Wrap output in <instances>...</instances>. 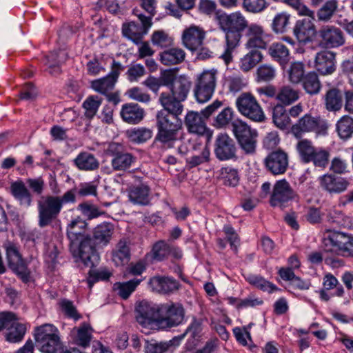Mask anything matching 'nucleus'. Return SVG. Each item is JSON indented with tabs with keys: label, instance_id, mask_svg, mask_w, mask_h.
I'll return each mask as SVG.
<instances>
[{
	"label": "nucleus",
	"instance_id": "nucleus-5",
	"mask_svg": "<svg viewBox=\"0 0 353 353\" xmlns=\"http://www.w3.org/2000/svg\"><path fill=\"white\" fill-rule=\"evenodd\" d=\"M34 339L43 353H57L62 349L59 330L52 324H44L34 330Z\"/></svg>",
	"mask_w": 353,
	"mask_h": 353
},
{
	"label": "nucleus",
	"instance_id": "nucleus-64",
	"mask_svg": "<svg viewBox=\"0 0 353 353\" xmlns=\"http://www.w3.org/2000/svg\"><path fill=\"white\" fill-rule=\"evenodd\" d=\"M242 6L247 12L256 14L266 8L267 2L266 0H243Z\"/></svg>",
	"mask_w": 353,
	"mask_h": 353
},
{
	"label": "nucleus",
	"instance_id": "nucleus-56",
	"mask_svg": "<svg viewBox=\"0 0 353 353\" xmlns=\"http://www.w3.org/2000/svg\"><path fill=\"white\" fill-rule=\"evenodd\" d=\"M245 279L250 284L265 292H271L276 289L274 285L266 281L261 276L249 274L246 276Z\"/></svg>",
	"mask_w": 353,
	"mask_h": 353
},
{
	"label": "nucleus",
	"instance_id": "nucleus-54",
	"mask_svg": "<svg viewBox=\"0 0 353 353\" xmlns=\"http://www.w3.org/2000/svg\"><path fill=\"white\" fill-rule=\"evenodd\" d=\"M324 243H353V237L345 233L327 230L323 233Z\"/></svg>",
	"mask_w": 353,
	"mask_h": 353
},
{
	"label": "nucleus",
	"instance_id": "nucleus-36",
	"mask_svg": "<svg viewBox=\"0 0 353 353\" xmlns=\"http://www.w3.org/2000/svg\"><path fill=\"white\" fill-rule=\"evenodd\" d=\"M299 98V92L290 85L281 86L277 90L276 101L278 105H290Z\"/></svg>",
	"mask_w": 353,
	"mask_h": 353
},
{
	"label": "nucleus",
	"instance_id": "nucleus-22",
	"mask_svg": "<svg viewBox=\"0 0 353 353\" xmlns=\"http://www.w3.org/2000/svg\"><path fill=\"white\" fill-rule=\"evenodd\" d=\"M319 181L321 188L330 194H341L346 191L350 184L347 178L333 174H325Z\"/></svg>",
	"mask_w": 353,
	"mask_h": 353
},
{
	"label": "nucleus",
	"instance_id": "nucleus-28",
	"mask_svg": "<svg viewBox=\"0 0 353 353\" xmlns=\"http://www.w3.org/2000/svg\"><path fill=\"white\" fill-rule=\"evenodd\" d=\"M335 54L328 50L318 52L315 57L314 67L323 75L330 74L335 70Z\"/></svg>",
	"mask_w": 353,
	"mask_h": 353
},
{
	"label": "nucleus",
	"instance_id": "nucleus-25",
	"mask_svg": "<svg viewBox=\"0 0 353 353\" xmlns=\"http://www.w3.org/2000/svg\"><path fill=\"white\" fill-rule=\"evenodd\" d=\"M222 31L225 33V44L224 52L221 54L220 58L228 65L232 61L234 51L240 46L242 34L241 32L236 30Z\"/></svg>",
	"mask_w": 353,
	"mask_h": 353
},
{
	"label": "nucleus",
	"instance_id": "nucleus-23",
	"mask_svg": "<svg viewBox=\"0 0 353 353\" xmlns=\"http://www.w3.org/2000/svg\"><path fill=\"white\" fill-rule=\"evenodd\" d=\"M6 250L8 264L10 268H12L23 281H28L30 277V272L15 245L8 244L6 247Z\"/></svg>",
	"mask_w": 353,
	"mask_h": 353
},
{
	"label": "nucleus",
	"instance_id": "nucleus-60",
	"mask_svg": "<svg viewBox=\"0 0 353 353\" xmlns=\"http://www.w3.org/2000/svg\"><path fill=\"white\" fill-rule=\"evenodd\" d=\"M78 209L81 212V214L88 220L97 218L104 214V212L101 210L98 206L88 203H80L78 205Z\"/></svg>",
	"mask_w": 353,
	"mask_h": 353
},
{
	"label": "nucleus",
	"instance_id": "nucleus-7",
	"mask_svg": "<svg viewBox=\"0 0 353 353\" xmlns=\"http://www.w3.org/2000/svg\"><path fill=\"white\" fill-rule=\"evenodd\" d=\"M235 105L239 113L252 121L261 123L265 120L262 107L250 92H243L236 99Z\"/></svg>",
	"mask_w": 353,
	"mask_h": 353
},
{
	"label": "nucleus",
	"instance_id": "nucleus-53",
	"mask_svg": "<svg viewBox=\"0 0 353 353\" xmlns=\"http://www.w3.org/2000/svg\"><path fill=\"white\" fill-rule=\"evenodd\" d=\"M140 282V279H132L125 283H116L114 285V290L117 292L121 297L126 299L134 291Z\"/></svg>",
	"mask_w": 353,
	"mask_h": 353
},
{
	"label": "nucleus",
	"instance_id": "nucleus-30",
	"mask_svg": "<svg viewBox=\"0 0 353 353\" xmlns=\"http://www.w3.org/2000/svg\"><path fill=\"white\" fill-rule=\"evenodd\" d=\"M120 114L125 122L137 124L143 120L145 111L137 103H129L122 105Z\"/></svg>",
	"mask_w": 353,
	"mask_h": 353
},
{
	"label": "nucleus",
	"instance_id": "nucleus-12",
	"mask_svg": "<svg viewBox=\"0 0 353 353\" xmlns=\"http://www.w3.org/2000/svg\"><path fill=\"white\" fill-rule=\"evenodd\" d=\"M298 197V194L285 179L275 182L270 196V203L273 207H283L289 201Z\"/></svg>",
	"mask_w": 353,
	"mask_h": 353
},
{
	"label": "nucleus",
	"instance_id": "nucleus-47",
	"mask_svg": "<svg viewBox=\"0 0 353 353\" xmlns=\"http://www.w3.org/2000/svg\"><path fill=\"white\" fill-rule=\"evenodd\" d=\"M325 105L328 111L336 112L342 107V97L336 89L329 90L325 95Z\"/></svg>",
	"mask_w": 353,
	"mask_h": 353
},
{
	"label": "nucleus",
	"instance_id": "nucleus-52",
	"mask_svg": "<svg viewBox=\"0 0 353 353\" xmlns=\"http://www.w3.org/2000/svg\"><path fill=\"white\" fill-rule=\"evenodd\" d=\"M338 8L337 0H328L317 12V17L319 21H328L334 15Z\"/></svg>",
	"mask_w": 353,
	"mask_h": 353
},
{
	"label": "nucleus",
	"instance_id": "nucleus-11",
	"mask_svg": "<svg viewBox=\"0 0 353 353\" xmlns=\"http://www.w3.org/2000/svg\"><path fill=\"white\" fill-rule=\"evenodd\" d=\"M328 126L326 121L319 117H312L306 114L293 125L292 133L296 137H300L302 132H314L319 135L327 133Z\"/></svg>",
	"mask_w": 353,
	"mask_h": 353
},
{
	"label": "nucleus",
	"instance_id": "nucleus-21",
	"mask_svg": "<svg viewBox=\"0 0 353 353\" xmlns=\"http://www.w3.org/2000/svg\"><path fill=\"white\" fill-rule=\"evenodd\" d=\"M313 18L308 17L296 21L293 28V34L297 41L303 44L312 42L316 34V26Z\"/></svg>",
	"mask_w": 353,
	"mask_h": 353
},
{
	"label": "nucleus",
	"instance_id": "nucleus-14",
	"mask_svg": "<svg viewBox=\"0 0 353 353\" xmlns=\"http://www.w3.org/2000/svg\"><path fill=\"white\" fill-rule=\"evenodd\" d=\"M247 49H265L268 45V34L265 32L262 26L252 23L247 27L245 32Z\"/></svg>",
	"mask_w": 353,
	"mask_h": 353
},
{
	"label": "nucleus",
	"instance_id": "nucleus-8",
	"mask_svg": "<svg viewBox=\"0 0 353 353\" xmlns=\"http://www.w3.org/2000/svg\"><path fill=\"white\" fill-rule=\"evenodd\" d=\"M185 320V310L179 303L161 304L158 328L166 330L180 325Z\"/></svg>",
	"mask_w": 353,
	"mask_h": 353
},
{
	"label": "nucleus",
	"instance_id": "nucleus-16",
	"mask_svg": "<svg viewBox=\"0 0 353 353\" xmlns=\"http://www.w3.org/2000/svg\"><path fill=\"white\" fill-rule=\"evenodd\" d=\"M264 165L267 170L273 175L284 174L289 165L288 154L281 150L273 151L264 159Z\"/></svg>",
	"mask_w": 353,
	"mask_h": 353
},
{
	"label": "nucleus",
	"instance_id": "nucleus-10",
	"mask_svg": "<svg viewBox=\"0 0 353 353\" xmlns=\"http://www.w3.org/2000/svg\"><path fill=\"white\" fill-rule=\"evenodd\" d=\"M133 14L139 19L141 26L134 21L125 23L122 27V33L125 37L138 44L141 43L143 37L148 33L152 22L150 21V17H146L138 9H134Z\"/></svg>",
	"mask_w": 353,
	"mask_h": 353
},
{
	"label": "nucleus",
	"instance_id": "nucleus-26",
	"mask_svg": "<svg viewBox=\"0 0 353 353\" xmlns=\"http://www.w3.org/2000/svg\"><path fill=\"white\" fill-rule=\"evenodd\" d=\"M10 192L21 206L29 208L32 203V195L21 180L12 181L10 186Z\"/></svg>",
	"mask_w": 353,
	"mask_h": 353
},
{
	"label": "nucleus",
	"instance_id": "nucleus-55",
	"mask_svg": "<svg viewBox=\"0 0 353 353\" xmlns=\"http://www.w3.org/2000/svg\"><path fill=\"white\" fill-rule=\"evenodd\" d=\"M193 149L194 150L196 149L200 150L201 153L194 154L187 159L188 163L191 166H196L209 161L210 153L208 148L206 145L198 144L197 145L194 146Z\"/></svg>",
	"mask_w": 353,
	"mask_h": 353
},
{
	"label": "nucleus",
	"instance_id": "nucleus-6",
	"mask_svg": "<svg viewBox=\"0 0 353 353\" xmlns=\"http://www.w3.org/2000/svg\"><path fill=\"white\" fill-rule=\"evenodd\" d=\"M218 71L205 70L195 79L194 95L199 103H205L212 97L216 85Z\"/></svg>",
	"mask_w": 353,
	"mask_h": 353
},
{
	"label": "nucleus",
	"instance_id": "nucleus-15",
	"mask_svg": "<svg viewBox=\"0 0 353 353\" xmlns=\"http://www.w3.org/2000/svg\"><path fill=\"white\" fill-rule=\"evenodd\" d=\"M206 32L200 26L192 25L183 30L181 35L183 46L194 52L199 50L203 44Z\"/></svg>",
	"mask_w": 353,
	"mask_h": 353
},
{
	"label": "nucleus",
	"instance_id": "nucleus-19",
	"mask_svg": "<svg viewBox=\"0 0 353 353\" xmlns=\"http://www.w3.org/2000/svg\"><path fill=\"white\" fill-rule=\"evenodd\" d=\"M320 43L327 48H337L345 43L341 30L334 26H323L319 31Z\"/></svg>",
	"mask_w": 353,
	"mask_h": 353
},
{
	"label": "nucleus",
	"instance_id": "nucleus-59",
	"mask_svg": "<svg viewBox=\"0 0 353 353\" xmlns=\"http://www.w3.org/2000/svg\"><path fill=\"white\" fill-rule=\"evenodd\" d=\"M227 87L230 92L237 93L248 85L247 81L240 75L229 76L226 79Z\"/></svg>",
	"mask_w": 353,
	"mask_h": 353
},
{
	"label": "nucleus",
	"instance_id": "nucleus-24",
	"mask_svg": "<svg viewBox=\"0 0 353 353\" xmlns=\"http://www.w3.org/2000/svg\"><path fill=\"white\" fill-rule=\"evenodd\" d=\"M88 223L81 217L77 216L67 227V234L70 243H88L91 237L86 232Z\"/></svg>",
	"mask_w": 353,
	"mask_h": 353
},
{
	"label": "nucleus",
	"instance_id": "nucleus-46",
	"mask_svg": "<svg viewBox=\"0 0 353 353\" xmlns=\"http://www.w3.org/2000/svg\"><path fill=\"white\" fill-rule=\"evenodd\" d=\"M302 84L305 91L311 95L318 94L321 88L319 77L315 72H309L305 74L302 80Z\"/></svg>",
	"mask_w": 353,
	"mask_h": 353
},
{
	"label": "nucleus",
	"instance_id": "nucleus-45",
	"mask_svg": "<svg viewBox=\"0 0 353 353\" xmlns=\"http://www.w3.org/2000/svg\"><path fill=\"white\" fill-rule=\"evenodd\" d=\"M268 53L281 64H285L289 61V50L281 43H272L268 48Z\"/></svg>",
	"mask_w": 353,
	"mask_h": 353
},
{
	"label": "nucleus",
	"instance_id": "nucleus-62",
	"mask_svg": "<svg viewBox=\"0 0 353 353\" xmlns=\"http://www.w3.org/2000/svg\"><path fill=\"white\" fill-rule=\"evenodd\" d=\"M59 253V248L56 244H46L45 250V261L48 268L52 270L54 269L57 263V257Z\"/></svg>",
	"mask_w": 353,
	"mask_h": 353
},
{
	"label": "nucleus",
	"instance_id": "nucleus-40",
	"mask_svg": "<svg viewBox=\"0 0 353 353\" xmlns=\"http://www.w3.org/2000/svg\"><path fill=\"white\" fill-rule=\"evenodd\" d=\"M272 119L275 125L283 130L292 123L288 112L281 105H276L273 108Z\"/></svg>",
	"mask_w": 353,
	"mask_h": 353
},
{
	"label": "nucleus",
	"instance_id": "nucleus-3",
	"mask_svg": "<svg viewBox=\"0 0 353 353\" xmlns=\"http://www.w3.org/2000/svg\"><path fill=\"white\" fill-rule=\"evenodd\" d=\"M75 192L70 190L62 196L47 195L38 201V221L41 228L50 225L60 214L64 203H74Z\"/></svg>",
	"mask_w": 353,
	"mask_h": 353
},
{
	"label": "nucleus",
	"instance_id": "nucleus-57",
	"mask_svg": "<svg viewBox=\"0 0 353 353\" xmlns=\"http://www.w3.org/2000/svg\"><path fill=\"white\" fill-rule=\"evenodd\" d=\"M101 99L97 96H90L83 103L85 109V115L89 119L93 118L101 104Z\"/></svg>",
	"mask_w": 353,
	"mask_h": 353
},
{
	"label": "nucleus",
	"instance_id": "nucleus-4",
	"mask_svg": "<svg viewBox=\"0 0 353 353\" xmlns=\"http://www.w3.org/2000/svg\"><path fill=\"white\" fill-rule=\"evenodd\" d=\"M191 88V82L185 76H179L173 85L170 87V92H162L159 98L160 104L163 108H168L176 111H183L184 101Z\"/></svg>",
	"mask_w": 353,
	"mask_h": 353
},
{
	"label": "nucleus",
	"instance_id": "nucleus-33",
	"mask_svg": "<svg viewBox=\"0 0 353 353\" xmlns=\"http://www.w3.org/2000/svg\"><path fill=\"white\" fill-rule=\"evenodd\" d=\"M136 157L127 152H117L112 154L111 165L117 172H126L135 163Z\"/></svg>",
	"mask_w": 353,
	"mask_h": 353
},
{
	"label": "nucleus",
	"instance_id": "nucleus-44",
	"mask_svg": "<svg viewBox=\"0 0 353 353\" xmlns=\"http://www.w3.org/2000/svg\"><path fill=\"white\" fill-rule=\"evenodd\" d=\"M290 14L286 12L277 13L272 19L271 28L276 34L287 32L290 25Z\"/></svg>",
	"mask_w": 353,
	"mask_h": 353
},
{
	"label": "nucleus",
	"instance_id": "nucleus-27",
	"mask_svg": "<svg viewBox=\"0 0 353 353\" xmlns=\"http://www.w3.org/2000/svg\"><path fill=\"white\" fill-rule=\"evenodd\" d=\"M149 285L153 291L163 294L173 293L179 288V282L169 276H154L150 279Z\"/></svg>",
	"mask_w": 353,
	"mask_h": 353
},
{
	"label": "nucleus",
	"instance_id": "nucleus-50",
	"mask_svg": "<svg viewBox=\"0 0 353 353\" xmlns=\"http://www.w3.org/2000/svg\"><path fill=\"white\" fill-rule=\"evenodd\" d=\"M336 130L341 139H349L353 134V119L349 116L342 117L336 124Z\"/></svg>",
	"mask_w": 353,
	"mask_h": 353
},
{
	"label": "nucleus",
	"instance_id": "nucleus-1",
	"mask_svg": "<svg viewBox=\"0 0 353 353\" xmlns=\"http://www.w3.org/2000/svg\"><path fill=\"white\" fill-rule=\"evenodd\" d=\"M234 111L231 108H225L216 116L215 125L225 128L231 123L232 132L241 150L247 155L256 152L258 132L252 128L245 121L240 119L232 121Z\"/></svg>",
	"mask_w": 353,
	"mask_h": 353
},
{
	"label": "nucleus",
	"instance_id": "nucleus-20",
	"mask_svg": "<svg viewBox=\"0 0 353 353\" xmlns=\"http://www.w3.org/2000/svg\"><path fill=\"white\" fill-rule=\"evenodd\" d=\"M121 69V64L113 61L112 71L106 77L92 81L91 82L92 88L101 94H108V92L114 89Z\"/></svg>",
	"mask_w": 353,
	"mask_h": 353
},
{
	"label": "nucleus",
	"instance_id": "nucleus-13",
	"mask_svg": "<svg viewBox=\"0 0 353 353\" xmlns=\"http://www.w3.org/2000/svg\"><path fill=\"white\" fill-rule=\"evenodd\" d=\"M216 21L221 30L242 32L249 26L248 20L240 11L217 14Z\"/></svg>",
	"mask_w": 353,
	"mask_h": 353
},
{
	"label": "nucleus",
	"instance_id": "nucleus-35",
	"mask_svg": "<svg viewBox=\"0 0 353 353\" xmlns=\"http://www.w3.org/2000/svg\"><path fill=\"white\" fill-rule=\"evenodd\" d=\"M150 189L146 184L132 187L129 191V199L134 204L146 205L150 203Z\"/></svg>",
	"mask_w": 353,
	"mask_h": 353
},
{
	"label": "nucleus",
	"instance_id": "nucleus-37",
	"mask_svg": "<svg viewBox=\"0 0 353 353\" xmlns=\"http://www.w3.org/2000/svg\"><path fill=\"white\" fill-rule=\"evenodd\" d=\"M185 58V51L179 48H172L160 54L161 62L165 65L179 64L184 61Z\"/></svg>",
	"mask_w": 353,
	"mask_h": 353
},
{
	"label": "nucleus",
	"instance_id": "nucleus-42",
	"mask_svg": "<svg viewBox=\"0 0 353 353\" xmlns=\"http://www.w3.org/2000/svg\"><path fill=\"white\" fill-rule=\"evenodd\" d=\"M263 59L261 52L252 50L244 55L240 61V69L243 72H248L252 70Z\"/></svg>",
	"mask_w": 353,
	"mask_h": 353
},
{
	"label": "nucleus",
	"instance_id": "nucleus-39",
	"mask_svg": "<svg viewBox=\"0 0 353 353\" xmlns=\"http://www.w3.org/2000/svg\"><path fill=\"white\" fill-rule=\"evenodd\" d=\"M170 253V244H154L151 252L146 254L145 260L150 263L160 261L169 256Z\"/></svg>",
	"mask_w": 353,
	"mask_h": 353
},
{
	"label": "nucleus",
	"instance_id": "nucleus-48",
	"mask_svg": "<svg viewBox=\"0 0 353 353\" xmlns=\"http://www.w3.org/2000/svg\"><path fill=\"white\" fill-rule=\"evenodd\" d=\"M316 148L312 141L307 139L299 141L296 146L301 161L305 163H309V161Z\"/></svg>",
	"mask_w": 353,
	"mask_h": 353
},
{
	"label": "nucleus",
	"instance_id": "nucleus-18",
	"mask_svg": "<svg viewBox=\"0 0 353 353\" xmlns=\"http://www.w3.org/2000/svg\"><path fill=\"white\" fill-rule=\"evenodd\" d=\"M70 250L75 261L92 266L99 259L94 244H70Z\"/></svg>",
	"mask_w": 353,
	"mask_h": 353
},
{
	"label": "nucleus",
	"instance_id": "nucleus-41",
	"mask_svg": "<svg viewBox=\"0 0 353 353\" xmlns=\"http://www.w3.org/2000/svg\"><path fill=\"white\" fill-rule=\"evenodd\" d=\"M114 225L110 223L103 222L97 225L93 230V237L95 240L108 243L114 234Z\"/></svg>",
	"mask_w": 353,
	"mask_h": 353
},
{
	"label": "nucleus",
	"instance_id": "nucleus-2",
	"mask_svg": "<svg viewBox=\"0 0 353 353\" xmlns=\"http://www.w3.org/2000/svg\"><path fill=\"white\" fill-rule=\"evenodd\" d=\"M182 111H176L168 108L157 112V134L155 140L165 148H172L179 140V132L182 128V120L180 116Z\"/></svg>",
	"mask_w": 353,
	"mask_h": 353
},
{
	"label": "nucleus",
	"instance_id": "nucleus-9",
	"mask_svg": "<svg viewBox=\"0 0 353 353\" xmlns=\"http://www.w3.org/2000/svg\"><path fill=\"white\" fill-rule=\"evenodd\" d=\"M161 304L145 300L140 301L136 307V319L143 327L158 328Z\"/></svg>",
	"mask_w": 353,
	"mask_h": 353
},
{
	"label": "nucleus",
	"instance_id": "nucleus-32",
	"mask_svg": "<svg viewBox=\"0 0 353 353\" xmlns=\"http://www.w3.org/2000/svg\"><path fill=\"white\" fill-rule=\"evenodd\" d=\"M185 336V333L183 334L174 336L173 339L165 342L158 343L156 341H147L145 342L144 350L145 353H164L168 351L171 347H175L178 346L181 341L183 339Z\"/></svg>",
	"mask_w": 353,
	"mask_h": 353
},
{
	"label": "nucleus",
	"instance_id": "nucleus-34",
	"mask_svg": "<svg viewBox=\"0 0 353 353\" xmlns=\"http://www.w3.org/2000/svg\"><path fill=\"white\" fill-rule=\"evenodd\" d=\"M74 165L81 171H94L99 167V161L92 153L81 152L73 160Z\"/></svg>",
	"mask_w": 353,
	"mask_h": 353
},
{
	"label": "nucleus",
	"instance_id": "nucleus-51",
	"mask_svg": "<svg viewBox=\"0 0 353 353\" xmlns=\"http://www.w3.org/2000/svg\"><path fill=\"white\" fill-rule=\"evenodd\" d=\"M126 134L132 142L141 143L152 138V130L147 128H134L128 130Z\"/></svg>",
	"mask_w": 353,
	"mask_h": 353
},
{
	"label": "nucleus",
	"instance_id": "nucleus-58",
	"mask_svg": "<svg viewBox=\"0 0 353 353\" xmlns=\"http://www.w3.org/2000/svg\"><path fill=\"white\" fill-rule=\"evenodd\" d=\"M304 65L300 62H294L291 64L287 71L288 80L294 84H297L302 81L304 77Z\"/></svg>",
	"mask_w": 353,
	"mask_h": 353
},
{
	"label": "nucleus",
	"instance_id": "nucleus-17",
	"mask_svg": "<svg viewBox=\"0 0 353 353\" xmlns=\"http://www.w3.org/2000/svg\"><path fill=\"white\" fill-rule=\"evenodd\" d=\"M237 148L234 141L227 134L218 135L215 141L214 153L221 161L236 159Z\"/></svg>",
	"mask_w": 353,
	"mask_h": 353
},
{
	"label": "nucleus",
	"instance_id": "nucleus-31",
	"mask_svg": "<svg viewBox=\"0 0 353 353\" xmlns=\"http://www.w3.org/2000/svg\"><path fill=\"white\" fill-rule=\"evenodd\" d=\"M92 333L93 329L90 325L83 323L71 330V336L75 344L85 348L90 344Z\"/></svg>",
	"mask_w": 353,
	"mask_h": 353
},
{
	"label": "nucleus",
	"instance_id": "nucleus-38",
	"mask_svg": "<svg viewBox=\"0 0 353 353\" xmlns=\"http://www.w3.org/2000/svg\"><path fill=\"white\" fill-rule=\"evenodd\" d=\"M26 325L17 320L10 324L6 333V339L10 343H19L23 340L26 333Z\"/></svg>",
	"mask_w": 353,
	"mask_h": 353
},
{
	"label": "nucleus",
	"instance_id": "nucleus-49",
	"mask_svg": "<svg viewBox=\"0 0 353 353\" xmlns=\"http://www.w3.org/2000/svg\"><path fill=\"white\" fill-rule=\"evenodd\" d=\"M330 151L328 148H317L309 161V163L322 170L325 169L329 164Z\"/></svg>",
	"mask_w": 353,
	"mask_h": 353
},
{
	"label": "nucleus",
	"instance_id": "nucleus-43",
	"mask_svg": "<svg viewBox=\"0 0 353 353\" xmlns=\"http://www.w3.org/2000/svg\"><path fill=\"white\" fill-rule=\"evenodd\" d=\"M112 260L117 266H123L130 260V251L127 244H119L112 252Z\"/></svg>",
	"mask_w": 353,
	"mask_h": 353
},
{
	"label": "nucleus",
	"instance_id": "nucleus-63",
	"mask_svg": "<svg viewBox=\"0 0 353 353\" xmlns=\"http://www.w3.org/2000/svg\"><path fill=\"white\" fill-rule=\"evenodd\" d=\"M59 305L68 317L73 319L74 321L81 318V315L77 312L72 301L63 299L59 301Z\"/></svg>",
	"mask_w": 353,
	"mask_h": 353
},
{
	"label": "nucleus",
	"instance_id": "nucleus-61",
	"mask_svg": "<svg viewBox=\"0 0 353 353\" xmlns=\"http://www.w3.org/2000/svg\"><path fill=\"white\" fill-rule=\"evenodd\" d=\"M256 74L259 81H270L275 78L276 70L271 65L263 64L258 68Z\"/></svg>",
	"mask_w": 353,
	"mask_h": 353
},
{
	"label": "nucleus",
	"instance_id": "nucleus-29",
	"mask_svg": "<svg viewBox=\"0 0 353 353\" xmlns=\"http://www.w3.org/2000/svg\"><path fill=\"white\" fill-rule=\"evenodd\" d=\"M184 123L190 133L202 136L208 132V128L201 113L194 111L188 112L185 117Z\"/></svg>",
	"mask_w": 353,
	"mask_h": 353
}]
</instances>
